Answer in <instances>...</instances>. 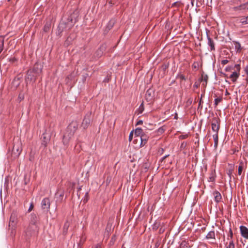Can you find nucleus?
I'll list each match as a JSON object with an SVG mask.
<instances>
[{"instance_id":"19","label":"nucleus","mask_w":248,"mask_h":248,"mask_svg":"<svg viewBox=\"0 0 248 248\" xmlns=\"http://www.w3.org/2000/svg\"><path fill=\"white\" fill-rule=\"evenodd\" d=\"M213 195L214 196L215 201L216 202L218 203L219 202H220V201L222 199V197H221L220 193L218 191H214L213 192Z\"/></svg>"},{"instance_id":"24","label":"nucleus","mask_w":248,"mask_h":248,"mask_svg":"<svg viewBox=\"0 0 248 248\" xmlns=\"http://www.w3.org/2000/svg\"><path fill=\"white\" fill-rule=\"evenodd\" d=\"M50 28H51V24L50 22H47L45 24V25L44 27V28H43V30L45 32H48L50 30Z\"/></svg>"},{"instance_id":"55","label":"nucleus","mask_w":248,"mask_h":248,"mask_svg":"<svg viewBox=\"0 0 248 248\" xmlns=\"http://www.w3.org/2000/svg\"><path fill=\"white\" fill-rule=\"evenodd\" d=\"M163 152V149H161V152Z\"/></svg>"},{"instance_id":"47","label":"nucleus","mask_w":248,"mask_h":248,"mask_svg":"<svg viewBox=\"0 0 248 248\" xmlns=\"http://www.w3.org/2000/svg\"><path fill=\"white\" fill-rule=\"evenodd\" d=\"M169 156V155H165L164 157H162V160H164L165 158H166Z\"/></svg>"},{"instance_id":"57","label":"nucleus","mask_w":248,"mask_h":248,"mask_svg":"<svg viewBox=\"0 0 248 248\" xmlns=\"http://www.w3.org/2000/svg\"><path fill=\"white\" fill-rule=\"evenodd\" d=\"M160 130V131H162V129H160V128H159V131Z\"/></svg>"},{"instance_id":"54","label":"nucleus","mask_w":248,"mask_h":248,"mask_svg":"<svg viewBox=\"0 0 248 248\" xmlns=\"http://www.w3.org/2000/svg\"><path fill=\"white\" fill-rule=\"evenodd\" d=\"M71 78V75H69L67 77V79H69L70 78Z\"/></svg>"},{"instance_id":"52","label":"nucleus","mask_w":248,"mask_h":248,"mask_svg":"<svg viewBox=\"0 0 248 248\" xmlns=\"http://www.w3.org/2000/svg\"><path fill=\"white\" fill-rule=\"evenodd\" d=\"M187 102H189V103H192V100H191L190 99H188V101H187Z\"/></svg>"},{"instance_id":"3","label":"nucleus","mask_w":248,"mask_h":248,"mask_svg":"<svg viewBox=\"0 0 248 248\" xmlns=\"http://www.w3.org/2000/svg\"><path fill=\"white\" fill-rule=\"evenodd\" d=\"M39 231V227L37 225L30 224L25 231V233L27 236H31L34 234Z\"/></svg>"},{"instance_id":"28","label":"nucleus","mask_w":248,"mask_h":248,"mask_svg":"<svg viewBox=\"0 0 248 248\" xmlns=\"http://www.w3.org/2000/svg\"><path fill=\"white\" fill-rule=\"evenodd\" d=\"M233 43L234 45L235 49H236L237 51H241V47L240 43L237 41H233Z\"/></svg>"},{"instance_id":"23","label":"nucleus","mask_w":248,"mask_h":248,"mask_svg":"<svg viewBox=\"0 0 248 248\" xmlns=\"http://www.w3.org/2000/svg\"><path fill=\"white\" fill-rule=\"evenodd\" d=\"M214 140V147L216 148L218 145V134H215L213 135Z\"/></svg>"},{"instance_id":"48","label":"nucleus","mask_w":248,"mask_h":248,"mask_svg":"<svg viewBox=\"0 0 248 248\" xmlns=\"http://www.w3.org/2000/svg\"><path fill=\"white\" fill-rule=\"evenodd\" d=\"M174 119H178V115H177V113H175Z\"/></svg>"},{"instance_id":"34","label":"nucleus","mask_w":248,"mask_h":248,"mask_svg":"<svg viewBox=\"0 0 248 248\" xmlns=\"http://www.w3.org/2000/svg\"><path fill=\"white\" fill-rule=\"evenodd\" d=\"M177 77H178V78H179L181 80H186V78H185V76L184 75H182V74L178 75Z\"/></svg>"},{"instance_id":"44","label":"nucleus","mask_w":248,"mask_h":248,"mask_svg":"<svg viewBox=\"0 0 248 248\" xmlns=\"http://www.w3.org/2000/svg\"><path fill=\"white\" fill-rule=\"evenodd\" d=\"M10 61H11L12 62H15L16 61V59L15 58H12L10 59Z\"/></svg>"},{"instance_id":"13","label":"nucleus","mask_w":248,"mask_h":248,"mask_svg":"<svg viewBox=\"0 0 248 248\" xmlns=\"http://www.w3.org/2000/svg\"><path fill=\"white\" fill-rule=\"evenodd\" d=\"M240 75V73L239 72L234 71L232 73L230 76L229 78L231 79L232 81L233 82H235L239 78Z\"/></svg>"},{"instance_id":"59","label":"nucleus","mask_w":248,"mask_h":248,"mask_svg":"<svg viewBox=\"0 0 248 248\" xmlns=\"http://www.w3.org/2000/svg\"><path fill=\"white\" fill-rule=\"evenodd\" d=\"M247 133H248V132H247Z\"/></svg>"},{"instance_id":"33","label":"nucleus","mask_w":248,"mask_h":248,"mask_svg":"<svg viewBox=\"0 0 248 248\" xmlns=\"http://www.w3.org/2000/svg\"><path fill=\"white\" fill-rule=\"evenodd\" d=\"M226 248H235L233 241L232 240L231 241L229 245L227 246Z\"/></svg>"},{"instance_id":"1","label":"nucleus","mask_w":248,"mask_h":248,"mask_svg":"<svg viewBox=\"0 0 248 248\" xmlns=\"http://www.w3.org/2000/svg\"><path fill=\"white\" fill-rule=\"evenodd\" d=\"M78 127V123L76 121L72 122L68 126L66 131L63 136V143L64 145H67L73 137L75 132Z\"/></svg>"},{"instance_id":"7","label":"nucleus","mask_w":248,"mask_h":248,"mask_svg":"<svg viewBox=\"0 0 248 248\" xmlns=\"http://www.w3.org/2000/svg\"><path fill=\"white\" fill-rule=\"evenodd\" d=\"M235 22L241 25L248 24V16H239L237 18Z\"/></svg>"},{"instance_id":"51","label":"nucleus","mask_w":248,"mask_h":248,"mask_svg":"<svg viewBox=\"0 0 248 248\" xmlns=\"http://www.w3.org/2000/svg\"><path fill=\"white\" fill-rule=\"evenodd\" d=\"M230 69H231V67H226V71H229Z\"/></svg>"},{"instance_id":"14","label":"nucleus","mask_w":248,"mask_h":248,"mask_svg":"<svg viewBox=\"0 0 248 248\" xmlns=\"http://www.w3.org/2000/svg\"><path fill=\"white\" fill-rule=\"evenodd\" d=\"M50 139V137L49 136H46L45 133L43 134V140L42 144L45 147L47 146V143L49 141Z\"/></svg>"},{"instance_id":"15","label":"nucleus","mask_w":248,"mask_h":248,"mask_svg":"<svg viewBox=\"0 0 248 248\" xmlns=\"http://www.w3.org/2000/svg\"><path fill=\"white\" fill-rule=\"evenodd\" d=\"M233 9L234 11L238 12L241 10H247V6L246 3H245L239 6L234 7Z\"/></svg>"},{"instance_id":"27","label":"nucleus","mask_w":248,"mask_h":248,"mask_svg":"<svg viewBox=\"0 0 248 248\" xmlns=\"http://www.w3.org/2000/svg\"><path fill=\"white\" fill-rule=\"evenodd\" d=\"M115 23V21L114 19L110 20L108 24L107 28H108V30H110L114 25Z\"/></svg>"},{"instance_id":"9","label":"nucleus","mask_w":248,"mask_h":248,"mask_svg":"<svg viewBox=\"0 0 248 248\" xmlns=\"http://www.w3.org/2000/svg\"><path fill=\"white\" fill-rule=\"evenodd\" d=\"M91 123V119L90 116H86L81 124V126L83 127L84 129L87 128L90 125Z\"/></svg>"},{"instance_id":"49","label":"nucleus","mask_w":248,"mask_h":248,"mask_svg":"<svg viewBox=\"0 0 248 248\" xmlns=\"http://www.w3.org/2000/svg\"><path fill=\"white\" fill-rule=\"evenodd\" d=\"M233 236V233L231 230H230V237L232 238Z\"/></svg>"},{"instance_id":"32","label":"nucleus","mask_w":248,"mask_h":248,"mask_svg":"<svg viewBox=\"0 0 248 248\" xmlns=\"http://www.w3.org/2000/svg\"><path fill=\"white\" fill-rule=\"evenodd\" d=\"M222 100V97H218L215 99V105L217 106Z\"/></svg>"},{"instance_id":"16","label":"nucleus","mask_w":248,"mask_h":248,"mask_svg":"<svg viewBox=\"0 0 248 248\" xmlns=\"http://www.w3.org/2000/svg\"><path fill=\"white\" fill-rule=\"evenodd\" d=\"M33 72L31 70H28L27 73V78H26V81L28 82L29 80L31 81L33 80L34 81L35 80V78L34 75H32Z\"/></svg>"},{"instance_id":"38","label":"nucleus","mask_w":248,"mask_h":248,"mask_svg":"<svg viewBox=\"0 0 248 248\" xmlns=\"http://www.w3.org/2000/svg\"><path fill=\"white\" fill-rule=\"evenodd\" d=\"M133 136V131H131L129 135L128 140H129V141H131L132 140Z\"/></svg>"},{"instance_id":"41","label":"nucleus","mask_w":248,"mask_h":248,"mask_svg":"<svg viewBox=\"0 0 248 248\" xmlns=\"http://www.w3.org/2000/svg\"><path fill=\"white\" fill-rule=\"evenodd\" d=\"M229 61L227 60H223L221 61V64L223 65H225L227 64Z\"/></svg>"},{"instance_id":"39","label":"nucleus","mask_w":248,"mask_h":248,"mask_svg":"<svg viewBox=\"0 0 248 248\" xmlns=\"http://www.w3.org/2000/svg\"><path fill=\"white\" fill-rule=\"evenodd\" d=\"M33 207H34V206H33V203H31L30 204V206L29 207V208L28 209V211L29 212H30L33 209Z\"/></svg>"},{"instance_id":"31","label":"nucleus","mask_w":248,"mask_h":248,"mask_svg":"<svg viewBox=\"0 0 248 248\" xmlns=\"http://www.w3.org/2000/svg\"><path fill=\"white\" fill-rule=\"evenodd\" d=\"M199 67V63L198 62H194L192 65V67L194 69H197Z\"/></svg>"},{"instance_id":"10","label":"nucleus","mask_w":248,"mask_h":248,"mask_svg":"<svg viewBox=\"0 0 248 248\" xmlns=\"http://www.w3.org/2000/svg\"><path fill=\"white\" fill-rule=\"evenodd\" d=\"M38 223L39 219L36 215L34 213L31 214L30 223L38 225Z\"/></svg>"},{"instance_id":"29","label":"nucleus","mask_w":248,"mask_h":248,"mask_svg":"<svg viewBox=\"0 0 248 248\" xmlns=\"http://www.w3.org/2000/svg\"><path fill=\"white\" fill-rule=\"evenodd\" d=\"M144 109V106H143V103L142 102L140 105V106L139 108L137 110V111L138 112V114H141L143 110Z\"/></svg>"},{"instance_id":"2","label":"nucleus","mask_w":248,"mask_h":248,"mask_svg":"<svg viewBox=\"0 0 248 248\" xmlns=\"http://www.w3.org/2000/svg\"><path fill=\"white\" fill-rule=\"evenodd\" d=\"M22 151V144L20 139L15 140L12 150V155L18 158Z\"/></svg>"},{"instance_id":"6","label":"nucleus","mask_w":248,"mask_h":248,"mask_svg":"<svg viewBox=\"0 0 248 248\" xmlns=\"http://www.w3.org/2000/svg\"><path fill=\"white\" fill-rule=\"evenodd\" d=\"M17 222V216L16 213L13 212L10 217L9 226L15 228Z\"/></svg>"},{"instance_id":"25","label":"nucleus","mask_w":248,"mask_h":248,"mask_svg":"<svg viewBox=\"0 0 248 248\" xmlns=\"http://www.w3.org/2000/svg\"><path fill=\"white\" fill-rule=\"evenodd\" d=\"M216 178V174L215 171H212L210 173V176L209 177L208 181L209 182H214Z\"/></svg>"},{"instance_id":"53","label":"nucleus","mask_w":248,"mask_h":248,"mask_svg":"<svg viewBox=\"0 0 248 248\" xmlns=\"http://www.w3.org/2000/svg\"><path fill=\"white\" fill-rule=\"evenodd\" d=\"M246 4L247 6V10H248V1L247 2H246Z\"/></svg>"},{"instance_id":"40","label":"nucleus","mask_w":248,"mask_h":248,"mask_svg":"<svg viewBox=\"0 0 248 248\" xmlns=\"http://www.w3.org/2000/svg\"><path fill=\"white\" fill-rule=\"evenodd\" d=\"M92 248H101V246L100 244H97L93 246Z\"/></svg>"},{"instance_id":"46","label":"nucleus","mask_w":248,"mask_h":248,"mask_svg":"<svg viewBox=\"0 0 248 248\" xmlns=\"http://www.w3.org/2000/svg\"><path fill=\"white\" fill-rule=\"evenodd\" d=\"M194 87L196 88H198L199 87V83L197 82H195L194 84Z\"/></svg>"},{"instance_id":"12","label":"nucleus","mask_w":248,"mask_h":248,"mask_svg":"<svg viewBox=\"0 0 248 248\" xmlns=\"http://www.w3.org/2000/svg\"><path fill=\"white\" fill-rule=\"evenodd\" d=\"M149 139V136L144 133L140 137V146H144L147 142L148 140Z\"/></svg>"},{"instance_id":"37","label":"nucleus","mask_w":248,"mask_h":248,"mask_svg":"<svg viewBox=\"0 0 248 248\" xmlns=\"http://www.w3.org/2000/svg\"><path fill=\"white\" fill-rule=\"evenodd\" d=\"M234 67L236 68L237 72H239L240 73V66L239 64H237L234 65Z\"/></svg>"},{"instance_id":"26","label":"nucleus","mask_w":248,"mask_h":248,"mask_svg":"<svg viewBox=\"0 0 248 248\" xmlns=\"http://www.w3.org/2000/svg\"><path fill=\"white\" fill-rule=\"evenodd\" d=\"M106 49V45H102L100 48L97 50V53H99L100 55H101L103 51Z\"/></svg>"},{"instance_id":"21","label":"nucleus","mask_w":248,"mask_h":248,"mask_svg":"<svg viewBox=\"0 0 248 248\" xmlns=\"http://www.w3.org/2000/svg\"><path fill=\"white\" fill-rule=\"evenodd\" d=\"M244 169V162L243 161H241L239 163V165L238 169V174L239 175H241L242 174V172Z\"/></svg>"},{"instance_id":"36","label":"nucleus","mask_w":248,"mask_h":248,"mask_svg":"<svg viewBox=\"0 0 248 248\" xmlns=\"http://www.w3.org/2000/svg\"><path fill=\"white\" fill-rule=\"evenodd\" d=\"M64 196V192L62 191L59 195V200L61 202L62 201L63 197Z\"/></svg>"},{"instance_id":"11","label":"nucleus","mask_w":248,"mask_h":248,"mask_svg":"<svg viewBox=\"0 0 248 248\" xmlns=\"http://www.w3.org/2000/svg\"><path fill=\"white\" fill-rule=\"evenodd\" d=\"M240 230L242 236L246 239H248V229L244 226H241Z\"/></svg>"},{"instance_id":"18","label":"nucleus","mask_w":248,"mask_h":248,"mask_svg":"<svg viewBox=\"0 0 248 248\" xmlns=\"http://www.w3.org/2000/svg\"><path fill=\"white\" fill-rule=\"evenodd\" d=\"M20 84V80L19 78H15L12 82V85L14 89H16Z\"/></svg>"},{"instance_id":"58","label":"nucleus","mask_w":248,"mask_h":248,"mask_svg":"<svg viewBox=\"0 0 248 248\" xmlns=\"http://www.w3.org/2000/svg\"><path fill=\"white\" fill-rule=\"evenodd\" d=\"M160 130V131H162V129H160V128H159V131Z\"/></svg>"},{"instance_id":"56","label":"nucleus","mask_w":248,"mask_h":248,"mask_svg":"<svg viewBox=\"0 0 248 248\" xmlns=\"http://www.w3.org/2000/svg\"><path fill=\"white\" fill-rule=\"evenodd\" d=\"M202 85H203L204 87H205V83H203V84H202Z\"/></svg>"},{"instance_id":"42","label":"nucleus","mask_w":248,"mask_h":248,"mask_svg":"<svg viewBox=\"0 0 248 248\" xmlns=\"http://www.w3.org/2000/svg\"><path fill=\"white\" fill-rule=\"evenodd\" d=\"M186 242L185 241H183L181 243V245H180V247L181 248H185L184 247L186 246Z\"/></svg>"},{"instance_id":"43","label":"nucleus","mask_w":248,"mask_h":248,"mask_svg":"<svg viewBox=\"0 0 248 248\" xmlns=\"http://www.w3.org/2000/svg\"><path fill=\"white\" fill-rule=\"evenodd\" d=\"M180 137L182 139H185L186 138H187L188 137V135L186 134V135H181L180 136Z\"/></svg>"},{"instance_id":"30","label":"nucleus","mask_w":248,"mask_h":248,"mask_svg":"<svg viewBox=\"0 0 248 248\" xmlns=\"http://www.w3.org/2000/svg\"><path fill=\"white\" fill-rule=\"evenodd\" d=\"M204 95V93L202 94L201 95V97L200 98V100H199V102L198 108H201V109L202 108V104L203 103V101L202 100V98Z\"/></svg>"},{"instance_id":"8","label":"nucleus","mask_w":248,"mask_h":248,"mask_svg":"<svg viewBox=\"0 0 248 248\" xmlns=\"http://www.w3.org/2000/svg\"><path fill=\"white\" fill-rule=\"evenodd\" d=\"M206 238L207 239L211 240V243L213 244H216L215 233L214 231H212L209 232L206 235Z\"/></svg>"},{"instance_id":"5","label":"nucleus","mask_w":248,"mask_h":248,"mask_svg":"<svg viewBox=\"0 0 248 248\" xmlns=\"http://www.w3.org/2000/svg\"><path fill=\"white\" fill-rule=\"evenodd\" d=\"M41 208L45 212L49 211L50 206V200L48 198H45L43 199L41 203Z\"/></svg>"},{"instance_id":"20","label":"nucleus","mask_w":248,"mask_h":248,"mask_svg":"<svg viewBox=\"0 0 248 248\" xmlns=\"http://www.w3.org/2000/svg\"><path fill=\"white\" fill-rule=\"evenodd\" d=\"M144 133L141 128H137L135 130V135L137 137H140Z\"/></svg>"},{"instance_id":"4","label":"nucleus","mask_w":248,"mask_h":248,"mask_svg":"<svg viewBox=\"0 0 248 248\" xmlns=\"http://www.w3.org/2000/svg\"><path fill=\"white\" fill-rule=\"evenodd\" d=\"M220 120L219 118L215 117L212 121L211 125L212 129L215 132V134H218L220 128Z\"/></svg>"},{"instance_id":"50","label":"nucleus","mask_w":248,"mask_h":248,"mask_svg":"<svg viewBox=\"0 0 248 248\" xmlns=\"http://www.w3.org/2000/svg\"><path fill=\"white\" fill-rule=\"evenodd\" d=\"M230 93H229L228 92L227 90H226V92H225V95H229Z\"/></svg>"},{"instance_id":"17","label":"nucleus","mask_w":248,"mask_h":248,"mask_svg":"<svg viewBox=\"0 0 248 248\" xmlns=\"http://www.w3.org/2000/svg\"><path fill=\"white\" fill-rule=\"evenodd\" d=\"M207 40H208L207 44L210 47V50L214 51L215 50L214 41L211 38H210L208 36H207Z\"/></svg>"},{"instance_id":"22","label":"nucleus","mask_w":248,"mask_h":248,"mask_svg":"<svg viewBox=\"0 0 248 248\" xmlns=\"http://www.w3.org/2000/svg\"><path fill=\"white\" fill-rule=\"evenodd\" d=\"M208 80V76L206 74H204V73L202 74L201 81L205 82V86H206L207 85Z\"/></svg>"},{"instance_id":"35","label":"nucleus","mask_w":248,"mask_h":248,"mask_svg":"<svg viewBox=\"0 0 248 248\" xmlns=\"http://www.w3.org/2000/svg\"><path fill=\"white\" fill-rule=\"evenodd\" d=\"M69 222H68V221H66L65 223H64V226H63V228H64V230H67L69 226Z\"/></svg>"},{"instance_id":"45","label":"nucleus","mask_w":248,"mask_h":248,"mask_svg":"<svg viewBox=\"0 0 248 248\" xmlns=\"http://www.w3.org/2000/svg\"><path fill=\"white\" fill-rule=\"evenodd\" d=\"M143 123V122L142 120H139V121H138V122L136 124V125H140V124H142Z\"/></svg>"}]
</instances>
